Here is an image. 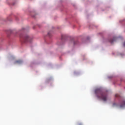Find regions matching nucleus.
Segmentation results:
<instances>
[{
    "label": "nucleus",
    "mask_w": 125,
    "mask_h": 125,
    "mask_svg": "<svg viewBox=\"0 0 125 125\" xmlns=\"http://www.w3.org/2000/svg\"><path fill=\"white\" fill-rule=\"evenodd\" d=\"M116 40H117V38L115 37L113 38V39H111L109 40V42H110V43H113V42H115Z\"/></svg>",
    "instance_id": "4"
},
{
    "label": "nucleus",
    "mask_w": 125,
    "mask_h": 125,
    "mask_svg": "<svg viewBox=\"0 0 125 125\" xmlns=\"http://www.w3.org/2000/svg\"><path fill=\"white\" fill-rule=\"evenodd\" d=\"M125 100H123L120 105V108H125Z\"/></svg>",
    "instance_id": "3"
},
{
    "label": "nucleus",
    "mask_w": 125,
    "mask_h": 125,
    "mask_svg": "<svg viewBox=\"0 0 125 125\" xmlns=\"http://www.w3.org/2000/svg\"><path fill=\"white\" fill-rule=\"evenodd\" d=\"M74 44H76V42H74Z\"/></svg>",
    "instance_id": "8"
},
{
    "label": "nucleus",
    "mask_w": 125,
    "mask_h": 125,
    "mask_svg": "<svg viewBox=\"0 0 125 125\" xmlns=\"http://www.w3.org/2000/svg\"><path fill=\"white\" fill-rule=\"evenodd\" d=\"M121 96H120V95L117 94L115 95V97H120Z\"/></svg>",
    "instance_id": "6"
},
{
    "label": "nucleus",
    "mask_w": 125,
    "mask_h": 125,
    "mask_svg": "<svg viewBox=\"0 0 125 125\" xmlns=\"http://www.w3.org/2000/svg\"><path fill=\"white\" fill-rule=\"evenodd\" d=\"M20 38L24 42H32V38H31V37H29L28 35H25L23 36H21Z\"/></svg>",
    "instance_id": "2"
},
{
    "label": "nucleus",
    "mask_w": 125,
    "mask_h": 125,
    "mask_svg": "<svg viewBox=\"0 0 125 125\" xmlns=\"http://www.w3.org/2000/svg\"><path fill=\"white\" fill-rule=\"evenodd\" d=\"M63 37H64V35H62V40H63Z\"/></svg>",
    "instance_id": "7"
},
{
    "label": "nucleus",
    "mask_w": 125,
    "mask_h": 125,
    "mask_svg": "<svg viewBox=\"0 0 125 125\" xmlns=\"http://www.w3.org/2000/svg\"><path fill=\"white\" fill-rule=\"evenodd\" d=\"M95 93L97 95V98L101 99L103 101H107L108 99V96L107 94L104 93L100 89H96L95 90Z\"/></svg>",
    "instance_id": "1"
},
{
    "label": "nucleus",
    "mask_w": 125,
    "mask_h": 125,
    "mask_svg": "<svg viewBox=\"0 0 125 125\" xmlns=\"http://www.w3.org/2000/svg\"><path fill=\"white\" fill-rule=\"evenodd\" d=\"M23 62V61H22V60H19L18 61H16L15 62V64H21L22 63V62Z\"/></svg>",
    "instance_id": "5"
}]
</instances>
